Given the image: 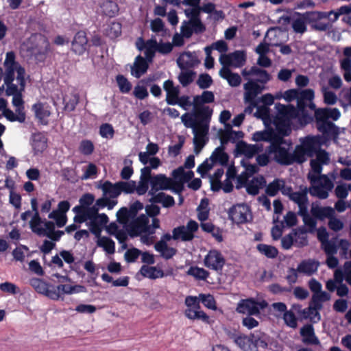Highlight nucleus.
Returning <instances> with one entry per match:
<instances>
[{"label": "nucleus", "mask_w": 351, "mask_h": 351, "mask_svg": "<svg viewBox=\"0 0 351 351\" xmlns=\"http://www.w3.org/2000/svg\"><path fill=\"white\" fill-rule=\"evenodd\" d=\"M314 97L315 93L312 89H290L284 93L283 98L288 102L295 99L297 107L280 104L276 105L277 114L274 118V124L279 134L288 136L291 131V124L293 121L304 126L313 120L308 109H315L316 107L313 102Z\"/></svg>", "instance_id": "1"}, {"label": "nucleus", "mask_w": 351, "mask_h": 351, "mask_svg": "<svg viewBox=\"0 0 351 351\" xmlns=\"http://www.w3.org/2000/svg\"><path fill=\"white\" fill-rule=\"evenodd\" d=\"M300 145L295 147L293 153L289 152L291 144L282 138H276L269 147V152L274 154L276 161L283 165H290L295 162L302 163L308 157H312L319 146L318 136H308L300 139Z\"/></svg>", "instance_id": "2"}, {"label": "nucleus", "mask_w": 351, "mask_h": 351, "mask_svg": "<svg viewBox=\"0 0 351 351\" xmlns=\"http://www.w3.org/2000/svg\"><path fill=\"white\" fill-rule=\"evenodd\" d=\"M118 221L124 225L131 237H141V241L147 245H151L156 240V230L160 228L158 219H153L149 224V218L145 215H141L128 223L129 219L133 217L127 208H121L117 213Z\"/></svg>", "instance_id": "3"}, {"label": "nucleus", "mask_w": 351, "mask_h": 351, "mask_svg": "<svg viewBox=\"0 0 351 351\" xmlns=\"http://www.w3.org/2000/svg\"><path fill=\"white\" fill-rule=\"evenodd\" d=\"M107 198L104 196L95 202V196L90 193H85L79 199V204L75 206V211L78 213V218L88 220L89 223L94 224L101 232L104 228L108 222V216L99 213V210L104 208L107 205Z\"/></svg>", "instance_id": "4"}, {"label": "nucleus", "mask_w": 351, "mask_h": 351, "mask_svg": "<svg viewBox=\"0 0 351 351\" xmlns=\"http://www.w3.org/2000/svg\"><path fill=\"white\" fill-rule=\"evenodd\" d=\"M314 110L317 130L324 135L332 134L336 131L335 125L331 121H337L341 117V112L337 108H320L311 109Z\"/></svg>", "instance_id": "5"}, {"label": "nucleus", "mask_w": 351, "mask_h": 351, "mask_svg": "<svg viewBox=\"0 0 351 351\" xmlns=\"http://www.w3.org/2000/svg\"><path fill=\"white\" fill-rule=\"evenodd\" d=\"M308 179L310 180L311 186L309 193L319 199H326L329 192L333 189L334 183L327 176L320 173H308Z\"/></svg>", "instance_id": "6"}, {"label": "nucleus", "mask_w": 351, "mask_h": 351, "mask_svg": "<svg viewBox=\"0 0 351 351\" xmlns=\"http://www.w3.org/2000/svg\"><path fill=\"white\" fill-rule=\"evenodd\" d=\"M292 201L298 204V214L302 217L304 223L306 226L304 230L307 232H313L316 228L317 221L315 217L308 213V197L307 190L302 191L300 193L293 195Z\"/></svg>", "instance_id": "7"}, {"label": "nucleus", "mask_w": 351, "mask_h": 351, "mask_svg": "<svg viewBox=\"0 0 351 351\" xmlns=\"http://www.w3.org/2000/svg\"><path fill=\"white\" fill-rule=\"evenodd\" d=\"M5 73L4 76V83H10L12 81H20L25 80V69L15 61V54L12 51L6 53L4 61Z\"/></svg>", "instance_id": "8"}, {"label": "nucleus", "mask_w": 351, "mask_h": 351, "mask_svg": "<svg viewBox=\"0 0 351 351\" xmlns=\"http://www.w3.org/2000/svg\"><path fill=\"white\" fill-rule=\"evenodd\" d=\"M5 84L7 86L6 95L12 96V103L15 107V110L19 109L21 111L24 112L21 92L25 89V80L12 81L10 83H5Z\"/></svg>", "instance_id": "9"}, {"label": "nucleus", "mask_w": 351, "mask_h": 351, "mask_svg": "<svg viewBox=\"0 0 351 351\" xmlns=\"http://www.w3.org/2000/svg\"><path fill=\"white\" fill-rule=\"evenodd\" d=\"M228 160L227 154L224 152L223 147L219 146L213 152L208 159H206L202 164L197 167V171L203 176L210 169H211L215 162L221 165H226Z\"/></svg>", "instance_id": "10"}, {"label": "nucleus", "mask_w": 351, "mask_h": 351, "mask_svg": "<svg viewBox=\"0 0 351 351\" xmlns=\"http://www.w3.org/2000/svg\"><path fill=\"white\" fill-rule=\"evenodd\" d=\"M215 95L213 92L204 90L202 95H195L193 100V106L197 113L201 115H210L212 110L208 106H204L205 104L213 102Z\"/></svg>", "instance_id": "11"}, {"label": "nucleus", "mask_w": 351, "mask_h": 351, "mask_svg": "<svg viewBox=\"0 0 351 351\" xmlns=\"http://www.w3.org/2000/svg\"><path fill=\"white\" fill-rule=\"evenodd\" d=\"M86 291V289L84 286L75 285H59L57 287H53L51 291L49 293V298L58 300L63 299L62 295L64 294L72 295L79 293H84Z\"/></svg>", "instance_id": "12"}, {"label": "nucleus", "mask_w": 351, "mask_h": 351, "mask_svg": "<svg viewBox=\"0 0 351 351\" xmlns=\"http://www.w3.org/2000/svg\"><path fill=\"white\" fill-rule=\"evenodd\" d=\"M229 217L235 223H245L252 219L250 207L245 204L233 206L229 210Z\"/></svg>", "instance_id": "13"}, {"label": "nucleus", "mask_w": 351, "mask_h": 351, "mask_svg": "<svg viewBox=\"0 0 351 351\" xmlns=\"http://www.w3.org/2000/svg\"><path fill=\"white\" fill-rule=\"evenodd\" d=\"M219 61L223 66L239 68L245 64L246 55L243 51L237 50L228 54H221Z\"/></svg>", "instance_id": "14"}, {"label": "nucleus", "mask_w": 351, "mask_h": 351, "mask_svg": "<svg viewBox=\"0 0 351 351\" xmlns=\"http://www.w3.org/2000/svg\"><path fill=\"white\" fill-rule=\"evenodd\" d=\"M198 227V223L195 221L190 220L186 226H179L173 230V239H181L183 241H191Z\"/></svg>", "instance_id": "15"}, {"label": "nucleus", "mask_w": 351, "mask_h": 351, "mask_svg": "<svg viewBox=\"0 0 351 351\" xmlns=\"http://www.w3.org/2000/svg\"><path fill=\"white\" fill-rule=\"evenodd\" d=\"M266 306L267 303L265 301L258 302L250 298L241 300L237 304V311L239 313L254 315L259 314L260 309H263Z\"/></svg>", "instance_id": "16"}, {"label": "nucleus", "mask_w": 351, "mask_h": 351, "mask_svg": "<svg viewBox=\"0 0 351 351\" xmlns=\"http://www.w3.org/2000/svg\"><path fill=\"white\" fill-rule=\"evenodd\" d=\"M208 129V125L204 122L197 123L196 126L193 127V143L196 154H198L205 145L208 140L206 136Z\"/></svg>", "instance_id": "17"}, {"label": "nucleus", "mask_w": 351, "mask_h": 351, "mask_svg": "<svg viewBox=\"0 0 351 351\" xmlns=\"http://www.w3.org/2000/svg\"><path fill=\"white\" fill-rule=\"evenodd\" d=\"M226 263L223 254L217 250H211L205 256L204 259V265L213 271H221Z\"/></svg>", "instance_id": "18"}, {"label": "nucleus", "mask_w": 351, "mask_h": 351, "mask_svg": "<svg viewBox=\"0 0 351 351\" xmlns=\"http://www.w3.org/2000/svg\"><path fill=\"white\" fill-rule=\"evenodd\" d=\"M151 189L149 191V195H154L160 190H168L171 189L175 182L170 178H167L164 174H158L151 178Z\"/></svg>", "instance_id": "19"}, {"label": "nucleus", "mask_w": 351, "mask_h": 351, "mask_svg": "<svg viewBox=\"0 0 351 351\" xmlns=\"http://www.w3.org/2000/svg\"><path fill=\"white\" fill-rule=\"evenodd\" d=\"M279 191H280L283 195H288L291 200L293 195L302 192V191L292 192L291 187L285 186L283 180L276 179L268 184L266 189V193L269 196H275Z\"/></svg>", "instance_id": "20"}, {"label": "nucleus", "mask_w": 351, "mask_h": 351, "mask_svg": "<svg viewBox=\"0 0 351 351\" xmlns=\"http://www.w3.org/2000/svg\"><path fill=\"white\" fill-rule=\"evenodd\" d=\"M259 339L254 335H239L234 338V342L243 351H258V341Z\"/></svg>", "instance_id": "21"}, {"label": "nucleus", "mask_w": 351, "mask_h": 351, "mask_svg": "<svg viewBox=\"0 0 351 351\" xmlns=\"http://www.w3.org/2000/svg\"><path fill=\"white\" fill-rule=\"evenodd\" d=\"M23 47L32 53L42 52L43 47H47L48 43L46 38L40 34H32L23 44Z\"/></svg>", "instance_id": "22"}, {"label": "nucleus", "mask_w": 351, "mask_h": 351, "mask_svg": "<svg viewBox=\"0 0 351 351\" xmlns=\"http://www.w3.org/2000/svg\"><path fill=\"white\" fill-rule=\"evenodd\" d=\"M244 99L245 101L251 104L253 107H257L255 101L256 96L263 90V86L258 84L253 80H249L244 84Z\"/></svg>", "instance_id": "23"}, {"label": "nucleus", "mask_w": 351, "mask_h": 351, "mask_svg": "<svg viewBox=\"0 0 351 351\" xmlns=\"http://www.w3.org/2000/svg\"><path fill=\"white\" fill-rule=\"evenodd\" d=\"M75 206H74L72 209V211L75 213V216L73 217V223L68 226L66 228L65 231L67 233L74 232L77 229L80 228L82 223H84L91 233H93L95 237H99V234L101 233L99 230V228H97L94 224L89 223L88 220H85V219H79L77 217L79 214L77 211H75Z\"/></svg>", "instance_id": "24"}, {"label": "nucleus", "mask_w": 351, "mask_h": 351, "mask_svg": "<svg viewBox=\"0 0 351 351\" xmlns=\"http://www.w3.org/2000/svg\"><path fill=\"white\" fill-rule=\"evenodd\" d=\"M319 138L320 137L317 136ZM320 147V145L319 146ZM316 158L311 161V171L309 173H321L322 171V165L328 163L330 158L328 154L324 150L319 149L318 147L315 153Z\"/></svg>", "instance_id": "25"}, {"label": "nucleus", "mask_w": 351, "mask_h": 351, "mask_svg": "<svg viewBox=\"0 0 351 351\" xmlns=\"http://www.w3.org/2000/svg\"><path fill=\"white\" fill-rule=\"evenodd\" d=\"M199 60L194 52H184L177 60L178 66L182 70L193 68L199 64Z\"/></svg>", "instance_id": "26"}, {"label": "nucleus", "mask_w": 351, "mask_h": 351, "mask_svg": "<svg viewBox=\"0 0 351 351\" xmlns=\"http://www.w3.org/2000/svg\"><path fill=\"white\" fill-rule=\"evenodd\" d=\"M308 13L304 14L295 13L291 19V27L296 33L304 34L306 29V24L308 20Z\"/></svg>", "instance_id": "27"}, {"label": "nucleus", "mask_w": 351, "mask_h": 351, "mask_svg": "<svg viewBox=\"0 0 351 351\" xmlns=\"http://www.w3.org/2000/svg\"><path fill=\"white\" fill-rule=\"evenodd\" d=\"M242 75L246 79L247 76H254L256 81L262 84H265L270 80V75L269 73L265 70L256 66H252L249 70L246 69H243L242 71Z\"/></svg>", "instance_id": "28"}, {"label": "nucleus", "mask_w": 351, "mask_h": 351, "mask_svg": "<svg viewBox=\"0 0 351 351\" xmlns=\"http://www.w3.org/2000/svg\"><path fill=\"white\" fill-rule=\"evenodd\" d=\"M163 88L166 92V101L169 105H176V100L180 94L179 86H174L173 81L166 80L163 83Z\"/></svg>", "instance_id": "29"}, {"label": "nucleus", "mask_w": 351, "mask_h": 351, "mask_svg": "<svg viewBox=\"0 0 351 351\" xmlns=\"http://www.w3.org/2000/svg\"><path fill=\"white\" fill-rule=\"evenodd\" d=\"M237 151L239 154L243 155L247 158H252L261 151V147L258 145L247 144L241 141L237 145Z\"/></svg>", "instance_id": "30"}, {"label": "nucleus", "mask_w": 351, "mask_h": 351, "mask_svg": "<svg viewBox=\"0 0 351 351\" xmlns=\"http://www.w3.org/2000/svg\"><path fill=\"white\" fill-rule=\"evenodd\" d=\"M319 262L313 259L302 261L297 267L299 274L310 276L315 274L319 267Z\"/></svg>", "instance_id": "31"}, {"label": "nucleus", "mask_w": 351, "mask_h": 351, "mask_svg": "<svg viewBox=\"0 0 351 351\" xmlns=\"http://www.w3.org/2000/svg\"><path fill=\"white\" fill-rule=\"evenodd\" d=\"M47 221L43 220L39 213L33 215L30 219L29 224L32 231L40 237H44L46 234L47 227L45 226V223Z\"/></svg>", "instance_id": "32"}, {"label": "nucleus", "mask_w": 351, "mask_h": 351, "mask_svg": "<svg viewBox=\"0 0 351 351\" xmlns=\"http://www.w3.org/2000/svg\"><path fill=\"white\" fill-rule=\"evenodd\" d=\"M88 43L84 32H78L72 42V50L75 53L82 55L86 51V46Z\"/></svg>", "instance_id": "33"}, {"label": "nucleus", "mask_w": 351, "mask_h": 351, "mask_svg": "<svg viewBox=\"0 0 351 351\" xmlns=\"http://www.w3.org/2000/svg\"><path fill=\"white\" fill-rule=\"evenodd\" d=\"M300 335L302 337V341L305 344L319 345L320 341L316 337L314 328L312 325L307 324L300 329Z\"/></svg>", "instance_id": "34"}, {"label": "nucleus", "mask_w": 351, "mask_h": 351, "mask_svg": "<svg viewBox=\"0 0 351 351\" xmlns=\"http://www.w3.org/2000/svg\"><path fill=\"white\" fill-rule=\"evenodd\" d=\"M36 118L44 125L48 123V118L51 114L49 106L46 104L36 103L32 106Z\"/></svg>", "instance_id": "35"}, {"label": "nucleus", "mask_w": 351, "mask_h": 351, "mask_svg": "<svg viewBox=\"0 0 351 351\" xmlns=\"http://www.w3.org/2000/svg\"><path fill=\"white\" fill-rule=\"evenodd\" d=\"M147 69L148 64L147 61L142 56H138L131 66V75L136 78H139L146 73Z\"/></svg>", "instance_id": "36"}, {"label": "nucleus", "mask_w": 351, "mask_h": 351, "mask_svg": "<svg viewBox=\"0 0 351 351\" xmlns=\"http://www.w3.org/2000/svg\"><path fill=\"white\" fill-rule=\"evenodd\" d=\"M312 215L320 220H324L326 218H329L335 215V209L330 206H319L318 205H313L311 209Z\"/></svg>", "instance_id": "37"}, {"label": "nucleus", "mask_w": 351, "mask_h": 351, "mask_svg": "<svg viewBox=\"0 0 351 351\" xmlns=\"http://www.w3.org/2000/svg\"><path fill=\"white\" fill-rule=\"evenodd\" d=\"M219 74L221 77L225 79L231 86H238L241 82V78L237 73H232L230 69L226 66H222L219 70Z\"/></svg>", "instance_id": "38"}, {"label": "nucleus", "mask_w": 351, "mask_h": 351, "mask_svg": "<svg viewBox=\"0 0 351 351\" xmlns=\"http://www.w3.org/2000/svg\"><path fill=\"white\" fill-rule=\"evenodd\" d=\"M245 171L241 173L237 177V188H241L246 183L250 176L256 173L258 170V167L256 165L246 164L243 160L241 162Z\"/></svg>", "instance_id": "39"}, {"label": "nucleus", "mask_w": 351, "mask_h": 351, "mask_svg": "<svg viewBox=\"0 0 351 351\" xmlns=\"http://www.w3.org/2000/svg\"><path fill=\"white\" fill-rule=\"evenodd\" d=\"M266 184V181L263 176H258L252 178L249 182L247 181L243 185L246 187L248 193L256 195L258 193L259 189L263 188Z\"/></svg>", "instance_id": "40"}, {"label": "nucleus", "mask_w": 351, "mask_h": 351, "mask_svg": "<svg viewBox=\"0 0 351 351\" xmlns=\"http://www.w3.org/2000/svg\"><path fill=\"white\" fill-rule=\"evenodd\" d=\"M99 188L103 191V195L108 198H116L121 194L118 182L112 184L106 181Z\"/></svg>", "instance_id": "41"}, {"label": "nucleus", "mask_w": 351, "mask_h": 351, "mask_svg": "<svg viewBox=\"0 0 351 351\" xmlns=\"http://www.w3.org/2000/svg\"><path fill=\"white\" fill-rule=\"evenodd\" d=\"M149 195L151 196L149 202L152 203H159L167 208L174 205L173 197L163 192L156 193L154 195Z\"/></svg>", "instance_id": "42"}, {"label": "nucleus", "mask_w": 351, "mask_h": 351, "mask_svg": "<svg viewBox=\"0 0 351 351\" xmlns=\"http://www.w3.org/2000/svg\"><path fill=\"white\" fill-rule=\"evenodd\" d=\"M32 145L35 154L43 153L47 147L46 137L40 133L34 134L32 136Z\"/></svg>", "instance_id": "43"}, {"label": "nucleus", "mask_w": 351, "mask_h": 351, "mask_svg": "<svg viewBox=\"0 0 351 351\" xmlns=\"http://www.w3.org/2000/svg\"><path fill=\"white\" fill-rule=\"evenodd\" d=\"M6 107L7 105L3 108L0 109V111L2 112V115H3L8 120L10 121H18L19 123H23L25 121V112H22L19 109H17L15 110L16 112L14 113Z\"/></svg>", "instance_id": "44"}, {"label": "nucleus", "mask_w": 351, "mask_h": 351, "mask_svg": "<svg viewBox=\"0 0 351 351\" xmlns=\"http://www.w3.org/2000/svg\"><path fill=\"white\" fill-rule=\"evenodd\" d=\"M154 248L165 259L172 258L176 253V250L173 247H169L167 243L163 240L157 242L154 245Z\"/></svg>", "instance_id": "45"}, {"label": "nucleus", "mask_w": 351, "mask_h": 351, "mask_svg": "<svg viewBox=\"0 0 351 351\" xmlns=\"http://www.w3.org/2000/svg\"><path fill=\"white\" fill-rule=\"evenodd\" d=\"M185 316L189 319H200L204 322H209V317L199 307L187 308L184 312Z\"/></svg>", "instance_id": "46"}, {"label": "nucleus", "mask_w": 351, "mask_h": 351, "mask_svg": "<svg viewBox=\"0 0 351 351\" xmlns=\"http://www.w3.org/2000/svg\"><path fill=\"white\" fill-rule=\"evenodd\" d=\"M141 274L150 279H156L164 277L165 274L162 270L148 265H143L140 269Z\"/></svg>", "instance_id": "47"}, {"label": "nucleus", "mask_w": 351, "mask_h": 351, "mask_svg": "<svg viewBox=\"0 0 351 351\" xmlns=\"http://www.w3.org/2000/svg\"><path fill=\"white\" fill-rule=\"evenodd\" d=\"M31 286L39 293L45 295L49 298V293L51 289H49V285L41 279L33 278L29 282Z\"/></svg>", "instance_id": "48"}, {"label": "nucleus", "mask_w": 351, "mask_h": 351, "mask_svg": "<svg viewBox=\"0 0 351 351\" xmlns=\"http://www.w3.org/2000/svg\"><path fill=\"white\" fill-rule=\"evenodd\" d=\"M294 245L298 247H302L308 244L307 232L304 228H298L291 232Z\"/></svg>", "instance_id": "49"}, {"label": "nucleus", "mask_w": 351, "mask_h": 351, "mask_svg": "<svg viewBox=\"0 0 351 351\" xmlns=\"http://www.w3.org/2000/svg\"><path fill=\"white\" fill-rule=\"evenodd\" d=\"M158 42L155 38L145 42V46H144L145 56L146 59L151 62L154 57L156 51H158Z\"/></svg>", "instance_id": "50"}, {"label": "nucleus", "mask_w": 351, "mask_h": 351, "mask_svg": "<svg viewBox=\"0 0 351 351\" xmlns=\"http://www.w3.org/2000/svg\"><path fill=\"white\" fill-rule=\"evenodd\" d=\"M96 237L97 238V244L98 246L103 247L108 254H112L114 252L115 244L112 239L106 237H101V234Z\"/></svg>", "instance_id": "51"}, {"label": "nucleus", "mask_w": 351, "mask_h": 351, "mask_svg": "<svg viewBox=\"0 0 351 351\" xmlns=\"http://www.w3.org/2000/svg\"><path fill=\"white\" fill-rule=\"evenodd\" d=\"M320 309L321 308H318L311 303L308 308L303 310L304 316L305 318H308L311 322L316 323L321 319V316L319 313Z\"/></svg>", "instance_id": "52"}, {"label": "nucleus", "mask_w": 351, "mask_h": 351, "mask_svg": "<svg viewBox=\"0 0 351 351\" xmlns=\"http://www.w3.org/2000/svg\"><path fill=\"white\" fill-rule=\"evenodd\" d=\"M45 226L47 227V231L44 237H47L53 241H58L64 233L60 230L55 231V223L52 221L45 222Z\"/></svg>", "instance_id": "53"}, {"label": "nucleus", "mask_w": 351, "mask_h": 351, "mask_svg": "<svg viewBox=\"0 0 351 351\" xmlns=\"http://www.w3.org/2000/svg\"><path fill=\"white\" fill-rule=\"evenodd\" d=\"M101 9L104 14L110 17L115 16L119 11L118 5L112 1H104L101 5Z\"/></svg>", "instance_id": "54"}, {"label": "nucleus", "mask_w": 351, "mask_h": 351, "mask_svg": "<svg viewBox=\"0 0 351 351\" xmlns=\"http://www.w3.org/2000/svg\"><path fill=\"white\" fill-rule=\"evenodd\" d=\"M256 248L261 254L269 258H274L276 257L278 254V250L272 245L260 243L257 245Z\"/></svg>", "instance_id": "55"}, {"label": "nucleus", "mask_w": 351, "mask_h": 351, "mask_svg": "<svg viewBox=\"0 0 351 351\" xmlns=\"http://www.w3.org/2000/svg\"><path fill=\"white\" fill-rule=\"evenodd\" d=\"M224 173L223 168L217 169L213 176H210V182L213 191H219L221 188V178Z\"/></svg>", "instance_id": "56"}, {"label": "nucleus", "mask_w": 351, "mask_h": 351, "mask_svg": "<svg viewBox=\"0 0 351 351\" xmlns=\"http://www.w3.org/2000/svg\"><path fill=\"white\" fill-rule=\"evenodd\" d=\"M330 298V295L326 291H319L315 293H313L311 299V304L315 305L318 308H322V303L324 302L329 300Z\"/></svg>", "instance_id": "57"}, {"label": "nucleus", "mask_w": 351, "mask_h": 351, "mask_svg": "<svg viewBox=\"0 0 351 351\" xmlns=\"http://www.w3.org/2000/svg\"><path fill=\"white\" fill-rule=\"evenodd\" d=\"M116 82L121 93L126 94L131 90L132 87V84L123 75H117Z\"/></svg>", "instance_id": "58"}, {"label": "nucleus", "mask_w": 351, "mask_h": 351, "mask_svg": "<svg viewBox=\"0 0 351 351\" xmlns=\"http://www.w3.org/2000/svg\"><path fill=\"white\" fill-rule=\"evenodd\" d=\"M322 93L324 97V101L327 105H334L337 101V97L336 94L330 90L328 87L325 85L322 86Z\"/></svg>", "instance_id": "59"}, {"label": "nucleus", "mask_w": 351, "mask_h": 351, "mask_svg": "<svg viewBox=\"0 0 351 351\" xmlns=\"http://www.w3.org/2000/svg\"><path fill=\"white\" fill-rule=\"evenodd\" d=\"M187 274L193 276L196 279L204 280L208 278L209 273L204 268L191 267L187 271Z\"/></svg>", "instance_id": "60"}, {"label": "nucleus", "mask_w": 351, "mask_h": 351, "mask_svg": "<svg viewBox=\"0 0 351 351\" xmlns=\"http://www.w3.org/2000/svg\"><path fill=\"white\" fill-rule=\"evenodd\" d=\"M340 68L343 72L344 80L348 82H351V60L342 59L340 60Z\"/></svg>", "instance_id": "61"}, {"label": "nucleus", "mask_w": 351, "mask_h": 351, "mask_svg": "<svg viewBox=\"0 0 351 351\" xmlns=\"http://www.w3.org/2000/svg\"><path fill=\"white\" fill-rule=\"evenodd\" d=\"M195 73L193 71H182L178 75V80L183 86H187L193 82Z\"/></svg>", "instance_id": "62"}, {"label": "nucleus", "mask_w": 351, "mask_h": 351, "mask_svg": "<svg viewBox=\"0 0 351 351\" xmlns=\"http://www.w3.org/2000/svg\"><path fill=\"white\" fill-rule=\"evenodd\" d=\"M274 139L271 132L266 130L256 132L252 135V140L256 142L267 141L271 143Z\"/></svg>", "instance_id": "63"}, {"label": "nucleus", "mask_w": 351, "mask_h": 351, "mask_svg": "<svg viewBox=\"0 0 351 351\" xmlns=\"http://www.w3.org/2000/svg\"><path fill=\"white\" fill-rule=\"evenodd\" d=\"M64 101L65 103V110L71 112L75 110L79 102V96L77 94H73L70 97H64Z\"/></svg>", "instance_id": "64"}]
</instances>
